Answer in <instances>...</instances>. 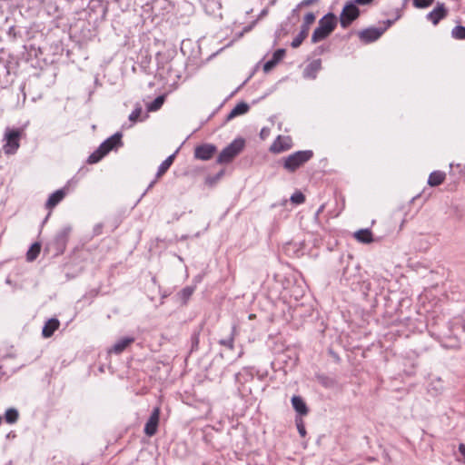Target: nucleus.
Wrapping results in <instances>:
<instances>
[{
    "mask_svg": "<svg viewBox=\"0 0 465 465\" xmlns=\"http://www.w3.org/2000/svg\"><path fill=\"white\" fill-rule=\"evenodd\" d=\"M359 271V265L347 264L343 269L341 282H344L345 284L351 285L352 290H357L359 288V291L367 296L371 289V283L368 280H362Z\"/></svg>",
    "mask_w": 465,
    "mask_h": 465,
    "instance_id": "obj_1",
    "label": "nucleus"
},
{
    "mask_svg": "<svg viewBox=\"0 0 465 465\" xmlns=\"http://www.w3.org/2000/svg\"><path fill=\"white\" fill-rule=\"evenodd\" d=\"M72 230L71 225H65L59 229L54 237L45 244L44 252L45 254H51L53 257L62 255L66 249Z\"/></svg>",
    "mask_w": 465,
    "mask_h": 465,
    "instance_id": "obj_2",
    "label": "nucleus"
},
{
    "mask_svg": "<svg viewBox=\"0 0 465 465\" xmlns=\"http://www.w3.org/2000/svg\"><path fill=\"white\" fill-rule=\"evenodd\" d=\"M314 155L313 151H297L286 157H282L278 163L289 173H295L298 169L308 163Z\"/></svg>",
    "mask_w": 465,
    "mask_h": 465,
    "instance_id": "obj_3",
    "label": "nucleus"
},
{
    "mask_svg": "<svg viewBox=\"0 0 465 465\" xmlns=\"http://www.w3.org/2000/svg\"><path fill=\"white\" fill-rule=\"evenodd\" d=\"M337 24L338 18L333 13L324 15L312 33V43L316 44L326 39L335 30Z\"/></svg>",
    "mask_w": 465,
    "mask_h": 465,
    "instance_id": "obj_4",
    "label": "nucleus"
},
{
    "mask_svg": "<svg viewBox=\"0 0 465 465\" xmlns=\"http://www.w3.org/2000/svg\"><path fill=\"white\" fill-rule=\"evenodd\" d=\"M427 328L432 336L449 338L451 334L450 320L444 314H432L427 319Z\"/></svg>",
    "mask_w": 465,
    "mask_h": 465,
    "instance_id": "obj_5",
    "label": "nucleus"
},
{
    "mask_svg": "<svg viewBox=\"0 0 465 465\" xmlns=\"http://www.w3.org/2000/svg\"><path fill=\"white\" fill-rule=\"evenodd\" d=\"M246 145V141L242 137L235 138L232 143H230L226 147H224L222 152L218 154L216 158V163L218 164H229L231 163L238 155H240L244 150Z\"/></svg>",
    "mask_w": 465,
    "mask_h": 465,
    "instance_id": "obj_6",
    "label": "nucleus"
},
{
    "mask_svg": "<svg viewBox=\"0 0 465 465\" xmlns=\"http://www.w3.org/2000/svg\"><path fill=\"white\" fill-rule=\"evenodd\" d=\"M24 134L23 128L6 127L4 134L3 152L5 155L15 154L20 147V139Z\"/></svg>",
    "mask_w": 465,
    "mask_h": 465,
    "instance_id": "obj_7",
    "label": "nucleus"
},
{
    "mask_svg": "<svg viewBox=\"0 0 465 465\" xmlns=\"http://www.w3.org/2000/svg\"><path fill=\"white\" fill-rule=\"evenodd\" d=\"M361 15V11L351 0L347 1L339 17L341 26L348 28Z\"/></svg>",
    "mask_w": 465,
    "mask_h": 465,
    "instance_id": "obj_8",
    "label": "nucleus"
},
{
    "mask_svg": "<svg viewBox=\"0 0 465 465\" xmlns=\"http://www.w3.org/2000/svg\"><path fill=\"white\" fill-rule=\"evenodd\" d=\"M315 19L316 16L313 13L310 12L306 14V15L303 18V23L301 25V31L291 43V46L292 48H298L302 44V42L307 38L309 35L310 26L314 23Z\"/></svg>",
    "mask_w": 465,
    "mask_h": 465,
    "instance_id": "obj_9",
    "label": "nucleus"
},
{
    "mask_svg": "<svg viewBox=\"0 0 465 465\" xmlns=\"http://www.w3.org/2000/svg\"><path fill=\"white\" fill-rule=\"evenodd\" d=\"M386 28L370 26L358 32L360 41L364 45L371 44L381 37Z\"/></svg>",
    "mask_w": 465,
    "mask_h": 465,
    "instance_id": "obj_10",
    "label": "nucleus"
},
{
    "mask_svg": "<svg viewBox=\"0 0 465 465\" xmlns=\"http://www.w3.org/2000/svg\"><path fill=\"white\" fill-rule=\"evenodd\" d=\"M217 153V146L213 143H202L194 148L193 156L197 160L209 161Z\"/></svg>",
    "mask_w": 465,
    "mask_h": 465,
    "instance_id": "obj_11",
    "label": "nucleus"
},
{
    "mask_svg": "<svg viewBox=\"0 0 465 465\" xmlns=\"http://www.w3.org/2000/svg\"><path fill=\"white\" fill-rule=\"evenodd\" d=\"M449 10L443 3L438 2L436 6L426 15V19L437 25L441 20L448 16Z\"/></svg>",
    "mask_w": 465,
    "mask_h": 465,
    "instance_id": "obj_12",
    "label": "nucleus"
},
{
    "mask_svg": "<svg viewBox=\"0 0 465 465\" xmlns=\"http://www.w3.org/2000/svg\"><path fill=\"white\" fill-rule=\"evenodd\" d=\"M160 413L161 411L159 407L153 410L143 429V431L147 436L152 437L156 434L159 426Z\"/></svg>",
    "mask_w": 465,
    "mask_h": 465,
    "instance_id": "obj_13",
    "label": "nucleus"
},
{
    "mask_svg": "<svg viewBox=\"0 0 465 465\" xmlns=\"http://www.w3.org/2000/svg\"><path fill=\"white\" fill-rule=\"evenodd\" d=\"M292 143L290 136L278 135L271 144L269 151L272 153H280L292 148Z\"/></svg>",
    "mask_w": 465,
    "mask_h": 465,
    "instance_id": "obj_14",
    "label": "nucleus"
},
{
    "mask_svg": "<svg viewBox=\"0 0 465 465\" xmlns=\"http://www.w3.org/2000/svg\"><path fill=\"white\" fill-rule=\"evenodd\" d=\"M254 378V369L252 367H243L234 376L235 382L238 384V390H245L244 386Z\"/></svg>",
    "mask_w": 465,
    "mask_h": 465,
    "instance_id": "obj_15",
    "label": "nucleus"
},
{
    "mask_svg": "<svg viewBox=\"0 0 465 465\" xmlns=\"http://www.w3.org/2000/svg\"><path fill=\"white\" fill-rule=\"evenodd\" d=\"M122 137V134L117 132L104 140L99 146L108 154L111 151L117 150L119 147L123 146Z\"/></svg>",
    "mask_w": 465,
    "mask_h": 465,
    "instance_id": "obj_16",
    "label": "nucleus"
},
{
    "mask_svg": "<svg viewBox=\"0 0 465 465\" xmlns=\"http://www.w3.org/2000/svg\"><path fill=\"white\" fill-rule=\"evenodd\" d=\"M178 153V150H176L173 154L169 155L161 164L160 166L158 167V170H157V173H156V175H155V179L153 181H152L147 188L146 191L150 190L151 188L153 187V185L155 184L157 179L161 178L167 171L168 169L171 167V165L173 164L174 159H175V156H176V153Z\"/></svg>",
    "mask_w": 465,
    "mask_h": 465,
    "instance_id": "obj_17",
    "label": "nucleus"
},
{
    "mask_svg": "<svg viewBox=\"0 0 465 465\" xmlns=\"http://www.w3.org/2000/svg\"><path fill=\"white\" fill-rule=\"evenodd\" d=\"M291 402H292V408L294 409V411L297 413L296 417L302 418L303 416L308 415L309 408L302 396L293 395L291 399Z\"/></svg>",
    "mask_w": 465,
    "mask_h": 465,
    "instance_id": "obj_18",
    "label": "nucleus"
},
{
    "mask_svg": "<svg viewBox=\"0 0 465 465\" xmlns=\"http://www.w3.org/2000/svg\"><path fill=\"white\" fill-rule=\"evenodd\" d=\"M450 171L449 173L450 178L455 184L460 183L462 181H465V166L460 163L457 164H450Z\"/></svg>",
    "mask_w": 465,
    "mask_h": 465,
    "instance_id": "obj_19",
    "label": "nucleus"
},
{
    "mask_svg": "<svg viewBox=\"0 0 465 465\" xmlns=\"http://www.w3.org/2000/svg\"><path fill=\"white\" fill-rule=\"evenodd\" d=\"M322 69V60L315 59L306 65L303 70V76L309 79H315L318 72Z\"/></svg>",
    "mask_w": 465,
    "mask_h": 465,
    "instance_id": "obj_20",
    "label": "nucleus"
},
{
    "mask_svg": "<svg viewBox=\"0 0 465 465\" xmlns=\"http://www.w3.org/2000/svg\"><path fill=\"white\" fill-rule=\"evenodd\" d=\"M66 195L65 188L59 189L51 193L45 203V208L52 210L54 208Z\"/></svg>",
    "mask_w": 465,
    "mask_h": 465,
    "instance_id": "obj_21",
    "label": "nucleus"
},
{
    "mask_svg": "<svg viewBox=\"0 0 465 465\" xmlns=\"http://www.w3.org/2000/svg\"><path fill=\"white\" fill-rule=\"evenodd\" d=\"M134 341L135 339L134 337H123L113 345L109 352L121 354L128 346L133 344Z\"/></svg>",
    "mask_w": 465,
    "mask_h": 465,
    "instance_id": "obj_22",
    "label": "nucleus"
},
{
    "mask_svg": "<svg viewBox=\"0 0 465 465\" xmlns=\"http://www.w3.org/2000/svg\"><path fill=\"white\" fill-rule=\"evenodd\" d=\"M249 110H250V106L247 103L241 102V103L237 104L232 109V111L227 114V116L225 118V123L232 120L236 116L245 114L246 113L249 112Z\"/></svg>",
    "mask_w": 465,
    "mask_h": 465,
    "instance_id": "obj_23",
    "label": "nucleus"
},
{
    "mask_svg": "<svg viewBox=\"0 0 465 465\" xmlns=\"http://www.w3.org/2000/svg\"><path fill=\"white\" fill-rule=\"evenodd\" d=\"M60 322L56 318H51L45 322L42 335L44 338H50L54 335V331L59 328Z\"/></svg>",
    "mask_w": 465,
    "mask_h": 465,
    "instance_id": "obj_24",
    "label": "nucleus"
},
{
    "mask_svg": "<svg viewBox=\"0 0 465 465\" xmlns=\"http://www.w3.org/2000/svg\"><path fill=\"white\" fill-rule=\"evenodd\" d=\"M194 291L195 286H185L179 292H177L176 296L178 297V301L182 305H187Z\"/></svg>",
    "mask_w": 465,
    "mask_h": 465,
    "instance_id": "obj_25",
    "label": "nucleus"
},
{
    "mask_svg": "<svg viewBox=\"0 0 465 465\" xmlns=\"http://www.w3.org/2000/svg\"><path fill=\"white\" fill-rule=\"evenodd\" d=\"M203 324H200L195 329H193V331L191 334V338H190V342H191L190 352L198 351L199 342H200V334L203 331Z\"/></svg>",
    "mask_w": 465,
    "mask_h": 465,
    "instance_id": "obj_26",
    "label": "nucleus"
},
{
    "mask_svg": "<svg viewBox=\"0 0 465 465\" xmlns=\"http://www.w3.org/2000/svg\"><path fill=\"white\" fill-rule=\"evenodd\" d=\"M446 178V173L441 171H434L430 173L428 178V184L431 187L440 185Z\"/></svg>",
    "mask_w": 465,
    "mask_h": 465,
    "instance_id": "obj_27",
    "label": "nucleus"
},
{
    "mask_svg": "<svg viewBox=\"0 0 465 465\" xmlns=\"http://www.w3.org/2000/svg\"><path fill=\"white\" fill-rule=\"evenodd\" d=\"M354 238L362 243H371L373 242V235L370 229H361L354 233Z\"/></svg>",
    "mask_w": 465,
    "mask_h": 465,
    "instance_id": "obj_28",
    "label": "nucleus"
},
{
    "mask_svg": "<svg viewBox=\"0 0 465 465\" xmlns=\"http://www.w3.org/2000/svg\"><path fill=\"white\" fill-rule=\"evenodd\" d=\"M315 378L317 381L326 389H332L337 385V381L325 374H316Z\"/></svg>",
    "mask_w": 465,
    "mask_h": 465,
    "instance_id": "obj_29",
    "label": "nucleus"
},
{
    "mask_svg": "<svg viewBox=\"0 0 465 465\" xmlns=\"http://www.w3.org/2000/svg\"><path fill=\"white\" fill-rule=\"evenodd\" d=\"M41 243L39 242H34L28 249L26 252V261L34 262L39 255L41 252Z\"/></svg>",
    "mask_w": 465,
    "mask_h": 465,
    "instance_id": "obj_30",
    "label": "nucleus"
},
{
    "mask_svg": "<svg viewBox=\"0 0 465 465\" xmlns=\"http://www.w3.org/2000/svg\"><path fill=\"white\" fill-rule=\"evenodd\" d=\"M19 411L15 408H9L5 411L4 419L8 424H15L19 420Z\"/></svg>",
    "mask_w": 465,
    "mask_h": 465,
    "instance_id": "obj_31",
    "label": "nucleus"
},
{
    "mask_svg": "<svg viewBox=\"0 0 465 465\" xmlns=\"http://www.w3.org/2000/svg\"><path fill=\"white\" fill-rule=\"evenodd\" d=\"M105 155H107V153L103 150L101 149V147L99 146L94 153H92L87 160H86V163L88 164H94V163H97L98 162H100Z\"/></svg>",
    "mask_w": 465,
    "mask_h": 465,
    "instance_id": "obj_32",
    "label": "nucleus"
},
{
    "mask_svg": "<svg viewBox=\"0 0 465 465\" xmlns=\"http://www.w3.org/2000/svg\"><path fill=\"white\" fill-rule=\"evenodd\" d=\"M105 155H107V153L103 150L101 149V147L99 146L94 153H92L87 160H86V163L88 164H94V163H97L98 162H100Z\"/></svg>",
    "mask_w": 465,
    "mask_h": 465,
    "instance_id": "obj_33",
    "label": "nucleus"
},
{
    "mask_svg": "<svg viewBox=\"0 0 465 465\" xmlns=\"http://www.w3.org/2000/svg\"><path fill=\"white\" fill-rule=\"evenodd\" d=\"M234 335L235 326H232L230 335L227 338L219 340V344L228 348L229 350L234 349Z\"/></svg>",
    "mask_w": 465,
    "mask_h": 465,
    "instance_id": "obj_34",
    "label": "nucleus"
},
{
    "mask_svg": "<svg viewBox=\"0 0 465 465\" xmlns=\"http://www.w3.org/2000/svg\"><path fill=\"white\" fill-rule=\"evenodd\" d=\"M225 171L224 169H222L214 175H208L205 178V184L209 187H213L224 175Z\"/></svg>",
    "mask_w": 465,
    "mask_h": 465,
    "instance_id": "obj_35",
    "label": "nucleus"
},
{
    "mask_svg": "<svg viewBox=\"0 0 465 465\" xmlns=\"http://www.w3.org/2000/svg\"><path fill=\"white\" fill-rule=\"evenodd\" d=\"M164 102V96L159 95L153 102L147 104V110L149 112H154L159 110Z\"/></svg>",
    "mask_w": 465,
    "mask_h": 465,
    "instance_id": "obj_36",
    "label": "nucleus"
},
{
    "mask_svg": "<svg viewBox=\"0 0 465 465\" xmlns=\"http://www.w3.org/2000/svg\"><path fill=\"white\" fill-rule=\"evenodd\" d=\"M7 36L12 41H16L23 37L21 29L16 25H12L7 31Z\"/></svg>",
    "mask_w": 465,
    "mask_h": 465,
    "instance_id": "obj_37",
    "label": "nucleus"
},
{
    "mask_svg": "<svg viewBox=\"0 0 465 465\" xmlns=\"http://www.w3.org/2000/svg\"><path fill=\"white\" fill-rule=\"evenodd\" d=\"M451 36L455 39L464 40L465 39V26L456 25L451 31Z\"/></svg>",
    "mask_w": 465,
    "mask_h": 465,
    "instance_id": "obj_38",
    "label": "nucleus"
},
{
    "mask_svg": "<svg viewBox=\"0 0 465 465\" xmlns=\"http://www.w3.org/2000/svg\"><path fill=\"white\" fill-rule=\"evenodd\" d=\"M435 0H412V5L415 8L423 9L430 6Z\"/></svg>",
    "mask_w": 465,
    "mask_h": 465,
    "instance_id": "obj_39",
    "label": "nucleus"
},
{
    "mask_svg": "<svg viewBox=\"0 0 465 465\" xmlns=\"http://www.w3.org/2000/svg\"><path fill=\"white\" fill-rule=\"evenodd\" d=\"M295 424H296L298 432L301 435V437H302V438L305 437L307 432H306V429H305V425H304L302 418L295 417Z\"/></svg>",
    "mask_w": 465,
    "mask_h": 465,
    "instance_id": "obj_40",
    "label": "nucleus"
},
{
    "mask_svg": "<svg viewBox=\"0 0 465 465\" xmlns=\"http://www.w3.org/2000/svg\"><path fill=\"white\" fill-rule=\"evenodd\" d=\"M305 195L298 191V192H295L292 196H291V202L294 204H302L305 202Z\"/></svg>",
    "mask_w": 465,
    "mask_h": 465,
    "instance_id": "obj_41",
    "label": "nucleus"
},
{
    "mask_svg": "<svg viewBox=\"0 0 465 465\" xmlns=\"http://www.w3.org/2000/svg\"><path fill=\"white\" fill-rule=\"evenodd\" d=\"M143 109L140 105H137L134 110L129 115V120L131 122H137L140 119V116L142 114Z\"/></svg>",
    "mask_w": 465,
    "mask_h": 465,
    "instance_id": "obj_42",
    "label": "nucleus"
},
{
    "mask_svg": "<svg viewBox=\"0 0 465 465\" xmlns=\"http://www.w3.org/2000/svg\"><path fill=\"white\" fill-rule=\"evenodd\" d=\"M285 54H286L285 49L279 48L273 53L272 59L274 60L276 62V64H278L280 61H282L283 59V57L285 56Z\"/></svg>",
    "mask_w": 465,
    "mask_h": 465,
    "instance_id": "obj_43",
    "label": "nucleus"
},
{
    "mask_svg": "<svg viewBox=\"0 0 465 465\" xmlns=\"http://www.w3.org/2000/svg\"><path fill=\"white\" fill-rule=\"evenodd\" d=\"M276 64H277L276 62L274 60H272V58L270 60H268L263 64L264 73H269L271 70H272L276 66Z\"/></svg>",
    "mask_w": 465,
    "mask_h": 465,
    "instance_id": "obj_44",
    "label": "nucleus"
},
{
    "mask_svg": "<svg viewBox=\"0 0 465 465\" xmlns=\"http://www.w3.org/2000/svg\"><path fill=\"white\" fill-rule=\"evenodd\" d=\"M356 6L358 5H370L374 0H351Z\"/></svg>",
    "mask_w": 465,
    "mask_h": 465,
    "instance_id": "obj_45",
    "label": "nucleus"
},
{
    "mask_svg": "<svg viewBox=\"0 0 465 465\" xmlns=\"http://www.w3.org/2000/svg\"><path fill=\"white\" fill-rule=\"evenodd\" d=\"M103 227H104L103 223L95 224L94 227V230H93L94 235L98 236V235L102 234Z\"/></svg>",
    "mask_w": 465,
    "mask_h": 465,
    "instance_id": "obj_46",
    "label": "nucleus"
},
{
    "mask_svg": "<svg viewBox=\"0 0 465 465\" xmlns=\"http://www.w3.org/2000/svg\"><path fill=\"white\" fill-rule=\"evenodd\" d=\"M255 375L260 381H263L268 376V371H254V376Z\"/></svg>",
    "mask_w": 465,
    "mask_h": 465,
    "instance_id": "obj_47",
    "label": "nucleus"
},
{
    "mask_svg": "<svg viewBox=\"0 0 465 465\" xmlns=\"http://www.w3.org/2000/svg\"><path fill=\"white\" fill-rule=\"evenodd\" d=\"M270 135V129L263 127L260 132V137L262 140H265Z\"/></svg>",
    "mask_w": 465,
    "mask_h": 465,
    "instance_id": "obj_48",
    "label": "nucleus"
},
{
    "mask_svg": "<svg viewBox=\"0 0 465 465\" xmlns=\"http://www.w3.org/2000/svg\"><path fill=\"white\" fill-rule=\"evenodd\" d=\"M319 0H302L300 4H299V7L301 6H309V5H314L318 2Z\"/></svg>",
    "mask_w": 465,
    "mask_h": 465,
    "instance_id": "obj_49",
    "label": "nucleus"
},
{
    "mask_svg": "<svg viewBox=\"0 0 465 465\" xmlns=\"http://www.w3.org/2000/svg\"><path fill=\"white\" fill-rule=\"evenodd\" d=\"M327 50L326 47H324V45H319L315 48V50L313 51V54L314 55H320V54H322L325 51Z\"/></svg>",
    "mask_w": 465,
    "mask_h": 465,
    "instance_id": "obj_50",
    "label": "nucleus"
},
{
    "mask_svg": "<svg viewBox=\"0 0 465 465\" xmlns=\"http://www.w3.org/2000/svg\"><path fill=\"white\" fill-rule=\"evenodd\" d=\"M396 22V19H387L383 21L384 26L382 28H386V31Z\"/></svg>",
    "mask_w": 465,
    "mask_h": 465,
    "instance_id": "obj_51",
    "label": "nucleus"
},
{
    "mask_svg": "<svg viewBox=\"0 0 465 465\" xmlns=\"http://www.w3.org/2000/svg\"><path fill=\"white\" fill-rule=\"evenodd\" d=\"M459 451L463 456L464 462H465V444L464 443H460L459 444Z\"/></svg>",
    "mask_w": 465,
    "mask_h": 465,
    "instance_id": "obj_52",
    "label": "nucleus"
},
{
    "mask_svg": "<svg viewBox=\"0 0 465 465\" xmlns=\"http://www.w3.org/2000/svg\"><path fill=\"white\" fill-rule=\"evenodd\" d=\"M329 353L331 355V357L334 359V361L336 362H340L341 358L339 357V355L336 352H334L332 350H330Z\"/></svg>",
    "mask_w": 465,
    "mask_h": 465,
    "instance_id": "obj_53",
    "label": "nucleus"
},
{
    "mask_svg": "<svg viewBox=\"0 0 465 465\" xmlns=\"http://www.w3.org/2000/svg\"><path fill=\"white\" fill-rule=\"evenodd\" d=\"M402 16V12L401 9H396V16L394 19L399 20Z\"/></svg>",
    "mask_w": 465,
    "mask_h": 465,
    "instance_id": "obj_54",
    "label": "nucleus"
},
{
    "mask_svg": "<svg viewBox=\"0 0 465 465\" xmlns=\"http://www.w3.org/2000/svg\"><path fill=\"white\" fill-rule=\"evenodd\" d=\"M16 437V434L15 431H10L9 433H7L6 435V439H15Z\"/></svg>",
    "mask_w": 465,
    "mask_h": 465,
    "instance_id": "obj_55",
    "label": "nucleus"
},
{
    "mask_svg": "<svg viewBox=\"0 0 465 465\" xmlns=\"http://www.w3.org/2000/svg\"><path fill=\"white\" fill-rule=\"evenodd\" d=\"M50 215H51V212H49L47 213V215L45 216V218L44 219V221L42 223V226H44V224L47 222V220L49 219Z\"/></svg>",
    "mask_w": 465,
    "mask_h": 465,
    "instance_id": "obj_56",
    "label": "nucleus"
},
{
    "mask_svg": "<svg viewBox=\"0 0 465 465\" xmlns=\"http://www.w3.org/2000/svg\"><path fill=\"white\" fill-rule=\"evenodd\" d=\"M252 25H249L247 27L244 28V32H248L249 30H251Z\"/></svg>",
    "mask_w": 465,
    "mask_h": 465,
    "instance_id": "obj_57",
    "label": "nucleus"
},
{
    "mask_svg": "<svg viewBox=\"0 0 465 465\" xmlns=\"http://www.w3.org/2000/svg\"><path fill=\"white\" fill-rule=\"evenodd\" d=\"M267 14V10H262L261 15H265Z\"/></svg>",
    "mask_w": 465,
    "mask_h": 465,
    "instance_id": "obj_58",
    "label": "nucleus"
},
{
    "mask_svg": "<svg viewBox=\"0 0 465 465\" xmlns=\"http://www.w3.org/2000/svg\"><path fill=\"white\" fill-rule=\"evenodd\" d=\"M161 56V53L156 54V59H158Z\"/></svg>",
    "mask_w": 465,
    "mask_h": 465,
    "instance_id": "obj_59",
    "label": "nucleus"
},
{
    "mask_svg": "<svg viewBox=\"0 0 465 465\" xmlns=\"http://www.w3.org/2000/svg\"><path fill=\"white\" fill-rule=\"evenodd\" d=\"M323 209V206H321V208L319 209L318 213L322 212Z\"/></svg>",
    "mask_w": 465,
    "mask_h": 465,
    "instance_id": "obj_60",
    "label": "nucleus"
},
{
    "mask_svg": "<svg viewBox=\"0 0 465 465\" xmlns=\"http://www.w3.org/2000/svg\"><path fill=\"white\" fill-rule=\"evenodd\" d=\"M408 2V0H404V5Z\"/></svg>",
    "mask_w": 465,
    "mask_h": 465,
    "instance_id": "obj_61",
    "label": "nucleus"
}]
</instances>
